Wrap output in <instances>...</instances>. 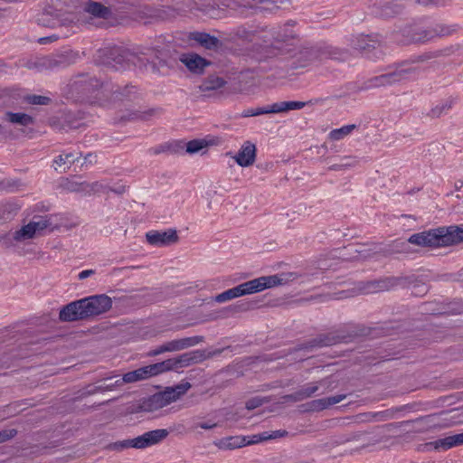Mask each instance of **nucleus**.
<instances>
[{
    "instance_id": "obj_23",
    "label": "nucleus",
    "mask_w": 463,
    "mask_h": 463,
    "mask_svg": "<svg viewBox=\"0 0 463 463\" xmlns=\"http://www.w3.org/2000/svg\"><path fill=\"white\" fill-rule=\"evenodd\" d=\"M226 85H229V89L234 92L241 90V87L237 85V82L232 81V79L228 81L216 75H210L204 79L200 89L202 91L215 90Z\"/></svg>"
},
{
    "instance_id": "obj_3",
    "label": "nucleus",
    "mask_w": 463,
    "mask_h": 463,
    "mask_svg": "<svg viewBox=\"0 0 463 463\" xmlns=\"http://www.w3.org/2000/svg\"><path fill=\"white\" fill-rule=\"evenodd\" d=\"M190 388L191 384L188 382L177 384L174 387H167L165 391L156 392L144 399L140 404V409L146 412H155L177 401Z\"/></svg>"
},
{
    "instance_id": "obj_24",
    "label": "nucleus",
    "mask_w": 463,
    "mask_h": 463,
    "mask_svg": "<svg viewBox=\"0 0 463 463\" xmlns=\"http://www.w3.org/2000/svg\"><path fill=\"white\" fill-rule=\"evenodd\" d=\"M463 445V432L448 436L443 439H437L435 441L427 442L423 445H420V447H423L427 449H443L447 450L454 447L461 446Z\"/></svg>"
},
{
    "instance_id": "obj_54",
    "label": "nucleus",
    "mask_w": 463,
    "mask_h": 463,
    "mask_svg": "<svg viewBox=\"0 0 463 463\" xmlns=\"http://www.w3.org/2000/svg\"><path fill=\"white\" fill-rule=\"evenodd\" d=\"M80 127V123L78 120H71V116L67 115L62 120L61 129L68 131L70 129H77Z\"/></svg>"
},
{
    "instance_id": "obj_15",
    "label": "nucleus",
    "mask_w": 463,
    "mask_h": 463,
    "mask_svg": "<svg viewBox=\"0 0 463 463\" xmlns=\"http://www.w3.org/2000/svg\"><path fill=\"white\" fill-rule=\"evenodd\" d=\"M68 21L69 19L62 10L56 9L52 5L46 6L36 18V22L39 25L49 28L65 25Z\"/></svg>"
},
{
    "instance_id": "obj_44",
    "label": "nucleus",
    "mask_w": 463,
    "mask_h": 463,
    "mask_svg": "<svg viewBox=\"0 0 463 463\" xmlns=\"http://www.w3.org/2000/svg\"><path fill=\"white\" fill-rule=\"evenodd\" d=\"M21 182L18 179L4 178L0 180V191L14 193L19 190Z\"/></svg>"
},
{
    "instance_id": "obj_17",
    "label": "nucleus",
    "mask_w": 463,
    "mask_h": 463,
    "mask_svg": "<svg viewBox=\"0 0 463 463\" xmlns=\"http://www.w3.org/2000/svg\"><path fill=\"white\" fill-rule=\"evenodd\" d=\"M221 353L222 350H216L213 352H210L208 354H206V352L203 350H195L182 354L178 357L174 358L176 366V371L184 367H188L194 364L202 363L207 358L220 354Z\"/></svg>"
},
{
    "instance_id": "obj_2",
    "label": "nucleus",
    "mask_w": 463,
    "mask_h": 463,
    "mask_svg": "<svg viewBox=\"0 0 463 463\" xmlns=\"http://www.w3.org/2000/svg\"><path fill=\"white\" fill-rule=\"evenodd\" d=\"M296 279L297 275L292 272L259 277L218 294L214 299L218 303H223L241 296L260 292L266 288L285 285Z\"/></svg>"
},
{
    "instance_id": "obj_38",
    "label": "nucleus",
    "mask_w": 463,
    "mask_h": 463,
    "mask_svg": "<svg viewBox=\"0 0 463 463\" xmlns=\"http://www.w3.org/2000/svg\"><path fill=\"white\" fill-rule=\"evenodd\" d=\"M5 118L12 124L24 127L33 125L34 123V118L32 116L23 112L6 111L5 113Z\"/></svg>"
},
{
    "instance_id": "obj_13",
    "label": "nucleus",
    "mask_w": 463,
    "mask_h": 463,
    "mask_svg": "<svg viewBox=\"0 0 463 463\" xmlns=\"http://www.w3.org/2000/svg\"><path fill=\"white\" fill-rule=\"evenodd\" d=\"M22 227L16 232H43L45 229L57 228V216L55 215H33L30 218V213H24Z\"/></svg>"
},
{
    "instance_id": "obj_55",
    "label": "nucleus",
    "mask_w": 463,
    "mask_h": 463,
    "mask_svg": "<svg viewBox=\"0 0 463 463\" xmlns=\"http://www.w3.org/2000/svg\"><path fill=\"white\" fill-rule=\"evenodd\" d=\"M268 400L260 397H254L246 402L245 407L247 410H253L260 406H261L263 403L267 402Z\"/></svg>"
},
{
    "instance_id": "obj_61",
    "label": "nucleus",
    "mask_w": 463,
    "mask_h": 463,
    "mask_svg": "<svg viewBox=\"0 0 463 463\" xmlns=\"http://www.w3.org/2000/svg\"><path fill=\"white\" fill-rule=\"evenodd\" d=\"M264 436H266L265 431L262 433L257 434V435H253L250 438V439H246L247 445L255 444V443H259V442L267 440V439H262V438H264Z\"/></svg>"
},
{
    "instance_id": "obj_60",
    "label": "nucleus",
    "mask_w": 463,
    "mask_h": 463,
    "mask_svg": "<svg viewBox=\"0 0 463 463\" xmlns=\"http://www.w3.org/2000/svg\"><path fill=\"white\" fill-rule=\"evenodd\" d=\"M281 400H282L283 403L300 402V399H299L298 392H295L290 393V394L284 395V396L281 397Z\"/></svg>"
},
{
    "instance_id": "obj_21",
    "label": "nucleus",
    "mask_w": 463,
    "mask_h": 463,
    "mask_svg": "<svg viewBox=\"0 0 463 463\" xmlns=\"http://www.w3.org/2000/svg\"><path fill=\"white\" fill-rule=\"evenodd\" d=\"M180 61L193 73L202 74L204 69L212 62L201 55L194 52L184 53Z\"/></svg>"
},
{
    "instance_id": "obj_8",
    "label": "nucleus",
    "mask_w": 463,
    "mask_h": 463,
    "mask_svg": "<svg viewBox=\"0 0 463 463\" xmlns=\"http://www.w3.org/2000/svg\"><path fill=\"white\" fill-rule=\"evenodd\" d=\"M409 63H411V61H406L402 64L397 65L395 69L390 72L370 78L369 80L363 82V84L359 87V90H367L370 89L384 87L400 82L401 80L406 79L409 74L414 73L416 71V68L405 67Z\"/></svg>"
},
{
    "instance_id": "obj_22",
    "label": "nucleus",
    "mask_w": 463,
    "mask_h": 463,
    "mask_svg": "<svg viewBox=\"0 0 463 463\" xmlns=\"http://www.w3.org/2000/svg\"><path fill=\"white\" fill-rule=\"evenodd\" d=\"M256 153V146L250 141H245L233 159L240 166L248 167L255 162Z\"/></svg>"
},
{
    "instance_id": "obj_39",
    "label": "nucleus",
    "mask_w": 463,
    "mask_h": 463,
    "mask_svg": "<svg viewBox=\"0 0 463 463\" xmlns=\"http://www.w3.org/2000/svg\"><path fill=\"white\" fill-rule=\"evenodd\" d=\"M458 29V24L446 25L442 24H438L432 28L427 29V33H430L428 35V41L434 38L435 36H448L455 33Z\"/></svg>"
},
{
    "instance_id": "obj_14",
    "label": "nucleus",
    "mask_w": 463,
    "mask_h": 463,
    "mask_svg": "<svg viewBox=\"0 0 463 463\" xmlns=\"http://www.w3.org/2000/svg\"><path fill=\"white\" fill-rule=\"evenodd\" d=\"M416 282V279L411 277H387L368 283L367 292L374 293L393 289L398 287H410Z\"/></svg>"
},
{
    "instance_id": "obj_59",
    "label": "nucleus",
    "mask_w": 463,
    "mask_h": 463,
    "mask_svg": "<svg viewBox=\"0 0 463 463\" xmlns=\"http://www.w3.org/2000/svg\"><path fill=\"white\" fill-rule=\"evenodd\" d=\"M416 3L424 6H444L445 2L443 0H416Z\"/></svg>"
},
{
    "instance_id": "obj_57",
    "label": "nucleus",
    "mask_w": 463,
    "mask_h": 463,
    "mask_svg": "<svg viewBox=\"0 0 463 463\" xmlns=\"http://www.w3.org/2000/svg\"><path fill=\"white\" fill-rule=\"evenodd\" d=\"M266 433V436H264L263 439H267V440L269 439H278V438H283V437H286L288 436V432L285 430H273V431H265Z\"/></svg>"
},
{
    "instance_id": "obj_16",
    "label": "nucleus",
    "mask_w": 463,
    "mask_h": 463,
    "mask_svg": "<svg viewBox=\"0 0 463 463\" xmlns=\"http://www.w3.org/2000/svg\"><path fill=\"white\" fill-rule=\"evenodd\" d=\"M381 43L382 37L379 34H363L357 38L354 47L366 52L370 59H380L383 54Z\"/></svg>"
},
{
    "instance_id": "obj_35",
    "label": "nucleus",
    "mask_w": 463,
    "mask_h": 463,
    "mask_svg": "<svg viewBox=\"0 0 463 463\" xmlns=\"http://www.w3.org/2000/svg\"><path fill=\"white\" fill-rule=\"evenodd\" d=\"M80 152L62 153L54 158L53 164L59 167H63V170L65 171L74 163H79L80 161Z\"/></svg>"
},
{
    "instance_id": "obj_34",
    "label": "nucleus",
    "mask_w": 463,
    "mask_h": 463,
    "mask_svg": "<svg viewBox=\"0 0 463 463\" xmlns=\"http://www.w3.org/2000/svg\"><path fill=\"white\" fill-rule=\"evenodd\" d=\"M148 373L146 367H140L137 370H134L132 372H128L123 375L122 378H118L116 380V385H123V383H135L142 380L148 379Z\"/></svg>"
},
{
    "instance_id": "obj_46",
    "label": "nucleus",
    "mask_w": 463,
    "mask_h": 463,
    "mask_svg": "<svg viewBox=\"0 0 463 463\" xmlns=\"http://www.w3.org/2000/svg\"><path fill=\"white\" fill-rule=\"evenodd\" d=\"M355 128H356V125H354V124L345 125L340 128L332 130L330 132L329 136H330V138L333 140H340V139L344 138L345 136H347L348 134H350Z\"/></svg>"
},
{
    "instance_id": "obj_10",
    "label": "nucleus",
    "mask_w": 463,
    "mask_h": 463,
    "mask_svg": "<svg viewBox=\"0 0 463 463\" xmlns=\"http://www.w3.org/2000/svg\"><path fill=\"white\" fill-rule=\"evenodd\" d=\"M408 241L423 247H448L462 243L463 233H413Z\"/></svg>"
},
{
    "instance_id": "obj_53",
    "label": "nucleus",
    "mask_w": 463,
    "mask_h": 463,
    "mask_svg": "<svg viewBox=\"0 0 463 463\" xmlns=\"http://www.w3.org/2000/svg\"><path fill=\"white\" fill-rule=\"evenodd\" d=\"M424 232H463V224L461 225H449V226H439L430 228L429 230H425Z\"/></svg>"
},
{
    "instance_id": "obj_40",
    "label": "nucleus",
    "mask_w": 463,
    "mask_h": 463,
    "mask_svg": "<svg viewBox=\"0 0 463 463\" xmlns=\"http://www.w3.org/2000/svg\"><path fill=\"white\" fill-rule=\"evenodd\" d=\"M404 5L400 1L395 0L392 2L386 3L383 6L382 15L384 17H392L402 13Z\"/></svg>"
},
{
    "instance_id": "obj_30",
    "label": "nucleus",
    "mask_w": 463,
    "mask_h": 463,
    "mask_svg": "<svg viewBox=\"0 0 463 463\" xmlns=\"http://www.w3.org/2000/svg\"><path fill=\"white\" fill-rule=\"evenodd\" d=\"M214 445L220 449H235L247 445L245 436H230L214 441Z\"/></svg>"
},
{
    "instance_id": "obj_19",
    "label": "nucleus",
    "mask_w": 463,
    "mask_h": 463,
    "mask_svg": "<svg viewBox=\"0 0 463 463\" xmlns=\"http://www.w3.org/2000/svg\"><path fill=\"white\" fill-rule=\"evenodd\" d=\"M400 33L403 39L400 40L402 44L412 43H424L428 41L427 29H421L411 24H406L400 29Z\"/></svg>"
},
{
    "instance_id": "obj_12",
    "label": "nucleus",
    "mask_w": 463,
    "mask_h": 463,
    "mask_svg": "<svg viewBox=\"0 0 463 463\" xmlns=\"http://www.w3.org/2000/svg\"><path fill=\"white\" fill-rule=\"evenodd\" d=\"M37 233H2L0 243L5 248H14L20 254L33 250V240Z\"/></svg>"
},
{
    "instance_id": "obj_27",
    "label": "nucleus",
    "mask_w": 463,
    "mask_h": 463,
    "mask_svg": "<svg viewBox=\"0 0 463 463\" xmlns=\"http://www.w3.org/2000/svg\"><path fill=\"white\" fill-rule=\"evenodd\" d=\"M146 241L156 247H167L179 240L177 233H146Z\"/></svg>"
},
{
    "instance_id": "obj_41",
    "label": "nucleus",
    "mask_w": 463,
    "mask_h": 463,
    "mask_svg": "<svg viewBox=\"0 0 463 463\" xmlns=\"http://www.w3.org/2000/svg\"><path fill=\"white\" fill-rule=\"evenodd\" d=\"M324 383L323 380L316 383H309L297 392L298 393L300 402L312 397L319 389L320 385Z\"/></svg>"
},
{
    "instance_id": "obj_29",
    "label": "nucleus",
    "mask_w": 463,
    "mask_h": 463,
    "mask_svg": "<svg viewBox=\"0 0 463 463\" xmlns=\"http://www.w3.org/2000/svg\"><path fill=\"white\" fill-rule=\"evenodd\" d=\"M321 100H322V99H310L307 102L297 101V100L275 102L272 104V109H273L274 113H283V112H288L289 110L301 109L306 105L317 104Z\"/></svg>"
},
{
    "instance_id": "obj_42",
    "label": "nucleus",
    "mask_w": 463,
    "mask_h": 463,
    "mask_svg": "<svg viewBox=\"0 0 463 463\" xmlns=\"http://www.w3.org/2000/svg\"><path fill=\"white\" fill-rule=\"evenodd\" d=\"M322 52L328 58L338 61H345L349 56V53L346 50L334 47L331 45L326 46Z\"/></svg>"
},
{
    "instance_id": "obj_33",
    "label": "nucleus",
    "mask_w": 463,
    "mask_h": 463,
    "mask_svg": "<svg viewBox=\"0 0 463 463\" xmlns=\"http://www.w3.org/2000/svg\"><path fill=\"white\" fill-rule=\"evenodd\" d=\"M146 367L149 378L166 372L176 371V366L174 358L166 359L160 363L149 364L146 365Z\"/></svg>"
},
{
    "instance_id": "obj_48",
    "label": "nucleus",
    "mask_w": 463,
    "mask_h": 463,
    "mask_svg": "<svg viewBox=\"0 0 463 463\" xmlns=\"http://www.w3.org/2000/svg\"><path fill=\"white\" fill-rule=\"evenodd\" d=\"M112 378H113L112 376L104 378V382H109L108 383H103V384H100L98 386H94L92 389L87 391V393L94 394L97 392H108V391H112L116 387H119L120 385H116V381L114 383L110 382L112 380Z\"/></svg>"
},
{
    "instance_id": "obj_7",
    "label": "nucleus",
    "mask_w": 463,
    "mask_h": 463,
    "mask_svg": "<svg viewBox=\"0 0 463 463\" xmlns=\"http://www.w3.org/2000/svg\"><path fill=\"white\" fill-rule=\"evenodd\" d=\"M78 53L71 50L52 53L36 58L27 63L29 69H35L38 71L47 70H59L74 64L78 59Z\"/></svg>"
},
{
    "instance_id": "obj_20",
    "label": "nucleus",
    "mask_w": 463,
    "mask_h": 463,
    "mask_svg": "<svg viewBox=\"0 0 463 463\" xmlns=\"http://www.w3.org/2000/svg\"><path fill=\"white\" fill-rule=\"evenodd\" d=\"M110 99L114 102L131 101L134 102L139 99L137 89L134 85L112 86L110 90Z\"/></svg>"
},
{
    "instance_id": "obj_11",
    "label": "nucleus",
    "mask_w": 463,
    "mask_h": 463,
    "mask_svg": "<svg viewBox=\"0 0 463 463\" xmlns=\"http://www.w3.org/2000/svg\"><path fill=\"white\" fill-rule=\"evenodd\" d=\"M103 83L95 76L80 75L71 84L72 93L81 101L92 102Z\"/></svg>"
},
{
    "instance_id": "obj_25",
    "label": "nucleus",
    "mask_w": 463,
    "mask_h": 463,
    "mask_svg": "<svg viewBox=\"0 0 463 463\" xmlns=\"http://www.w3.org/2000/svg\"><path fill=\"white\" fill-rule=\"evenodd\" d=\"M204 341V337L203 335H194L189 337H184L179 339H174L168 342L164 343L166 352H178L189 347H193L200 343Z\"/></svg>"
},
{
    "instance_id": "obj_51",
    "label": "nucleus",
    "mask_w": 463,
    "mask_h": 463,
    "mask_svg": "<svg viewBox=\"0 0 463 463\" xmlns=\"http://www.w3.org/2000/svg\"><path fill=\"white\" fill-rule=\"evenodd\" d=\"M24 101L32 105H48L51 103L52 99L47 96L32 94L25 96Z\"/></svg>"
},
{
    "instance_id": "obj_49",
    "label": "nucleus",
    "mask_w": 463,
    "mask_h": 463,
    "mask_svg": "<svg viewBox=\"0 0 463 463\" xmlns=\"http://www.w3.org/2000/svg\"><path fill=\"white\" fill-rule=\"evenodd\" d=\"M269 113H274V111L272 109V104L268 105L266 107H261V108L248 109L242 112V116L245 118H248V117H254V116H260V115L269 114Z\"/></svg>"
},
{
    "instance_id": "obj_47",
    "label": "nucleus",
    "mask_w": 463,
    "mask_h": 463,
    "mask_svg": "<svg viewBox=\"0 0 463 463\" xmlns=\"http://www.w3.org/2000/svg\"><path fill=\"white\" fill-rule=\"evenodd\" d=\"M356 164V161L350 157V156H345L340 159L339 163L334 164L328 167L330 171H343L347 168L354 166Z\"/></svg>"
},
{
    "instance_id": "obj_56",
    "label": "nucleus",
    "mask_w": 463,
    "mask_h": 463,
    "mask_svg": "<svg viewBox=\"0 0 463 463\" xmlns=\"http://www.w3.org/2000/svg\"><path fill=\"white\" fill-rule=\"evenodd\" d=\"M16 434L17 430L15 429H5L0 430V444L7 440H10L14 437H15Z\"/></svg>"
},
{
    "instance_id": "obj_1",
    "label": "nucleus",
    "mask_w": 463,
    "mask_h": 463,
    "mask_svg": "<svg viewBox=\"0 0 463 463\" xmlns=\"http://www.w3.org/2000/svg\"><path fill=\"white\" fill-rule=\"evenodd\" d=\"M112 307V300L107 295L90 296L73 301L60 311L61 321H77L97 317L106 313Z\"/></svg>"
},
{
    "instance_id": "obj_63",
    "label": "nucleus",
    "mask_w": 463,
    "mask_h": 463,
    "mask_svg": "<svg viewBox=\"0 0 463 463\" xmlns=\"http://www.w3.org/2000/svg\"><path fill=\"white\" fill-rule=\"evenodd\" d=\"M96 155L92 154V153H89L87 154L82 161L80 162V165L83 166L84 165H87V164H93L94 162H96Z\"/></svg>"
},
{
    "instance_id": "obj_58",
    "label": "nucleus",
    "mask_w": 463,
    "mask_h": 463,
    "mask_svg": "<svg viewBox=\"0 0 463 463\" xmlns=\"http://www.w3.org/2000/svg\"><path fill=\"white\" fill-rule=\"evenodd\" d=\"M252 31L246 28L244 25L239 26L235 30V35L241 39H246L251 34Z\"/></svg>"
},
{
    "instance_id": "obj_4",
    "label": "nucleus",
    "mask_w": 463,
    "mask_h": 463,
    "mask_svg": "<svg viewBox=\"0 0 463 463\" xmlns=\"http://www.w3.org/2000/svg\"><path fill=\"white\" fill-rule=\"evenodd\" d=\"M454 423H456V421L443 423L440 420H439L438 416L436 414H431L420 417L411 420H403L401 422H392L385 424L383 428L385 429L387 431H393L394 430L404 427L407 428L406 432L408 434H422L437 429L449 427Z\"/></svg>"
},
{
    "instance_id": "obj_50",
    "label": "nucleus",
    "mask_w": 463,
    "mask_h": 463,
    "mask_svg": "<svg viewBox=\"0 0 463 463\" xmlns=\"http://www.w3.org/2000/svg\"><path fill=\"white\" fill-rule=\"evenodd\" d=\"M57 216V228H52V232L65 229L71 230L77 226L75 222L71 221L68 217L64 215H56Z\"/></svg>"
},
{
    "instance_id": "obj_9",
    "label": "nucleus",
    "mask_w": 463,
    "mask_h": 463,
    "mask_svg": "<svg viewBox=\"0 0 463 463\" xmlns=\"http://www.w3.org/2000/svg\"><path fill=\"white\" fill-rule=\"evenodd\" d=\"M137 61H142L134 52L121 46H113L104 51L102 62L114 71H121L136 65Z\"/></svg>"
},
{
    "instance_id": "obj_18",
    "label": "nucleus",
    "mask_w": 463,
    "mask_h": 463,
    "mask_svg": "<svg viewBox=\"0 0 463 463\" xmlns=\"http://www.w3.org/2000/svg\"><path fill=\"white\" fill-rule=\"evenodd\" d=\"M188 40L194 41L201 47L209 51L219 52L222 50L224 43L219 38L206 32L194 31L189 33Z\"/></svg>"
},
{
    "instance_id": "obj_26",
    "label": "nucleus",
    "mask_w": 463,
    "mask_h": 463,
    "mask_svg": "<svg viewBox=\"0 0 463 463\" xmlns=\"http://www.w3.org/2000/svg\"><path fill=\"white\" fill-rule=\"evenodd\" d=\"M345 339L346 335H345L336 332H330L327 334L320 335L317 337L312 339L310 342H308V346H307V348L329 346L342 341H346Z\"/></svg>"
},
{
    "instance_id": "obj_52",
    "label": "nucleus",
    "mask_w": 463,
    "mask_h": 463,
    "mask_svg": "<svg viewBox=\"0 0 463 463\" xmlns=\"http://www.w3.org/2000/svg\"><path fill=\"white\" fill-rule=\"evenodd\" d=\"M452 107V101H446L441 105H437L432 108L430 111L428 113V116L436 118H439L446 110L449 109Z\"/></svg>"
},
{
    "instance_id": "obj_37",
    "label": "nucleus",
    "mask_w": 463,
    "mask_h": 463,
    "mask_svg": "<svg viewBox=\"0 0 463 463\" xmlns=\"http://www.w3.org/2000/svg\"><path fill=\"white\" fill-rule=\"evenodd\" d=\"M165 55H166V53H164L162 52H156L155 55L151 58V60L147 59L146 62L144 63L146 70L156 73L159 72L161 68L168 67V61L164 57Z\"/></svg>"
},
{
    "instance_id": "obj_28",
    "label": "nucleus",
    "mask_w": 463,
    "mask_h": 463,
    "mask_svg": "<svg viewBox=\"0 0 463 463\" xmlns=\"http://www.w3.org/2000/svg\"><path fill=\"white\" fill-rule=\"evenodd\" d=\"M346 396L345 394H338L327 398H322L317 400H313L312 402L307 404V408L304 411H323L332 405L341 402Z\"/></svg>"
},
{
    "instance_id": "obj_36",
    "label": "nucleus",
    "mask_w": 463,
    "mask_h": 463,
    "mask_svg": "<svg viewBox=\"0 0 463 463\" xmlns=\"http://www.w3.org/2000/svg\"><path fill=\"white\" fill-rule=\"evenodd\" d=\"M161 111V109H149L147 110H133L129 111L121 116V120L129 121V120H149L152 117L157 115Z\"/></svg>"
},
{
    "instance_id": "obj_5",
    "label": "nucleus",
    "mask_w": 463,
    "mask_h": 463,
    "mask_svg": "<svg viewBox=\"0 0 463 463\" xmlns=\"http://www.w3.org/2000/svg\"><path fill=\"white\" fill-rule=\"evenodd\" d=\"M283 31V33H279L278 36L275 38L273 43L274 48L278 50L280 54H288L291 58H295L299 54L300 57L298 60L299 63L297 64L293 61L291 67H305L306 61L312 59L311 52L308 49H305V51H298L297 45L299 40L297 38L296 34L292 33H288L287 28Z\"/></svg>"
},
{
    "instance_id": "obj_62",
    "label": "nucleus",
    "mask_w": 463,
    "mask_h": 463,
    "mask_svg": "<svg viewBox=\"0 0 463 463\" xmlns=\"http://www.w3.org/2000/svg\"><path fill=\"white\" fill-rule=\"evenodd\" d=\"M80 185H85V192L90 193V192H96L99 190V187L100 186L98 182L88 184V183H80Z\"/></svg>"
},
{
    "instance_id": "obj_43",
    "label": "nucleus",
    "mask_w": 463,
    "mask_h": 463,
    "mask_svg": "<svg viewBox=\"0 0 463 463\" xmlns=\"http://www.w3.org/2000/svg\"><path fill=\"white\" fill-rule=\"evenodd\" d=\"M184 147L185 146V152L188 154H195L200 152L203 148L207 147L208 142L204 139H193L185 144H183Z\"/></svg>"
},
{
    "instance_id": "obj_32",
    "label": "nucleus",
    "mask_w": 463,
    "mask_h": 463,
    "mask_svg": "<svg viewBox=\"0 0 463 463\" xmlns=\"http://www.w3.org/2000/svg\"><path fill=\"white\" fill-rule=\"evenodd\" d=\"M84 10L97 18L109 19L112 16L111 9L99 2L89 1Z\"/></svg>"
},
{
    "instance_id": "obj_31",
    "label": "nucleus",
    "mask_w": 463,
    "mask_h": 463,
    "mask_svg": "<svg viewBox=\"0 0 463 463\" xmlns=\"http://www.w3.org/2000/svg\"><path fill=\"white\" fill-rule=\"evenodd\" d=\"M21 210V205L14 202L0 203V224L11 222Z\"/></svg>"
},
{
    "instance_id": "obj_64",
    "label": "nucleus",
    "mask_w": 463,
    "mask_h": 463,
    "mask_svg": "<svg viewBox=\"0 0 463 463\" xmlns=\"http://www.w3.org/2000/svg\"><path fill=\"white\" fill-rule=\"evenodd\" d=\"M164 353H167L166 349H165V344H163L161 345H158L155 349L151 350L148 353V355L149 356H156V355H159V354H164Z\"/></svg>"
},
{
    "instance_id": "obj_6",
    "label": "nucleus",
    "mask_w": 463,
    "mask_h": 463,
    "mask_svg": "<svg viewBox=\"0 0 463 463\" xmlns=\"http://www.w3.org/2000/svg\"><path fill=\"white\" fill-rule=\"evenodd\" d=\"M169 435L166 429H156L145 432L134 439H128L113 442L109 445V449L112 450L121 451L127 449H144L148 447L157 445L165 439Z\"/></svg>"
},
{
    "instance_id": "obj_45",
    "label": "nucleus",
    "mask_w": 463,
    "mask_h": 463,
    "mask_svg": "<svg viewBox=\"0 0 463 463\" xmlns=\"http://www.w3.org/2000/svg\"><path fill=\"white\" fill-rule=\"evenodd\" d=\"M183 149H184V146L182 145V142H176L174 144L165 143V144L160 145L157 147L152 148L151 150H152L153 154L158 155L160 153H164L166 151H170L172 153H177Z\"/></svg>"
}]
</instances>
